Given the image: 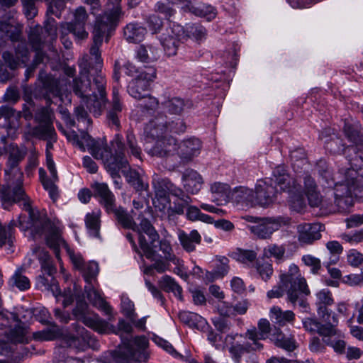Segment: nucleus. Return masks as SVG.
<instances>
[{
	"label": "nucleus",
	"instance_id": "1",
	"mask_svg": "<svg viewBox=\"0 0 363 363\" xmlns=\"http://www.w3.org/2000/svg\"><path fill=\"white\" fill-rule=\"evenodd\" d=\"M344 132L349 141L354 145L341 149L335 147L339 138L333 134L330 140L324 141L326 150L333 153L342 152L346 155L349 167H340L338 180L333 177L332 172L325 160L316 164V170L321 177L323 185L333 188L334 203L339 212H346L353 206V197L361 196L363 192V129L358 123L345 122Z\"/></svg>",
	"mask_w": 363,
	"mask_h": 363
},
{
	"label": "nucleus",
	"instance_id": "2",
	"mask_svg": "<svg viewBox=\"0 0 363 363\" xmlns=\"http://www.w3.org/2000/svg\"><path fill=\"white\" fill-rule=\"evenodd\" d=\"M8 168L5 170L6 184L0 192L1 206L9 210L14 203L23 201L20 206L28 213V216L21 214L18 218V226L28 239L33 240L45 238V214L33 208L22 187L23 173L18 167V163L26 154L25 147L11 144L8 148Z\"/></svg>",
	"mask_w": 363,
	"mask_h": 363
},
{
	"label": "nucleus",
	"instance_id": "3",
	"mask_svg": "<svg viewBox=\"0 0 363 363\" xmlns=\"http://www.w3.org/2000/svg\"><path fill=\"white\" fill-rule=\"evenodd\" d=\"M105 36L93 31V43L89 55H85L79 62V74L73 80V91L82 99L89 111L100 115L107 99L106 80L101 72L103 60L100 48Z\"/></svg>",
	"mask_w": 363,
	"mask_h": 363
},
{
	"label": "nucleus",
	"instance_id": "4",
	"mask_svg": "<svg viewBox=\"0 0 363 363\" xmlns=\"http://www.w3.org/2000/svg\"><path fill=\"white\" fill-rule=\"evenodd\" d=\"M185 130V123L180 118L170 121L166 116L155 117L145 128L147 137L156 140L148 153L158 157H167L175 155L178 150L177 141L174 138L167 136V133H180Z\"/></svg>",
	"mask_w": 363,
	"mask_h": 363
},
{
	"label": "nucleus",
	"instance_id": "5",
	"mask_svg": "<svg viewBox=\"0 0 363 363\" xmlns=\"http://www.w3.org/2000/svg\"><path fill=\"white\" fill-rule=\"evenodd\" d=\"M84 3L91 7V13L95 15L101 9L104 8L102 14L96 18L94 32L106 37L108 40L111 33L117 26L121 14V0H83ZM47 16L52 14L60 18L61 11L65 7L64 0H47Z\"/></svg>",
	"mask_w": 363,
	"mask_h": 363
},
{
	"label": "nucleus",
	"instance_id": "6",
	"mask_svg": "<svg viewBox=\"0 0 363 363\" xmlns=\"http://www.w3.org/2000/svg\"><path fill=\"white\" fill-rule=\"evenodd\" d=\"M121 333L122 345L118 350L104 357V363H138L147 362L149 354L146 350L148 340L146 337H133V326L123 319H120L117 325Z\"/></svg>",
	"mask_w": 363,
	"mask_h": 363
},
{
	"label": "nucleus",
	"instance_id": "7",
	"mask_svg": "<svg viewBox=\"0 0 363 363\" xmlns=\"http://www.w3.org/2000/svg\"><path fill=\"white\" fill-rule=\"evenodd\" d=\"M311 291L306 279L301 275L297 265L291 264L286 272L280 275V282L269 291L267 296L269 298H279L284 294H286V300L294 306L296 304L301 308L303 311H306L308 303L306 297Z\"/></svg>",
	"mask_w": 363,
	"mask_h": 363
},
{
	"label": "nucleus",
	"instance_id": "8",
	"mask_svg": "<svg viewBox=\"0 0 363 363\" xmlns=\"http://www.w3.org/2000/svg\"><path fill=\"white\" fill-rule=\"evenodd\" d=\"M300 185L292 182L284 166L279 165L274 168L270 178L257 181L255 186V196L257 205L267 206L277 199L279 191L298 193Z\"/></svg>",
	"mask_w": 363,
	"mask_h": 363
},
{
	"label": "nucleus",
	"instance_id": "9",
	"mask_svg": "<svg viewBox=\"0 0 363 363\" xmlns=\"http://www.w3.org/2000/svg\"><path fill=\"white\" fill-rule=\"evenodd\" d=\"M62 223L55 217L47 218V247L55 255L61 264L60 250L65 248L74 267L82 270L84 266V259L80 253L74 252L62 237Z\"/></svg>",
	"mask_w": 363,
	"mask_h": 363
},
{
	"label": "nucleus",
	"instance_id": "10",
	"mask_svg": "<svg viewBox=\"0 0 363 363\" xmlns=\"http://www.w3.org/2000/svg\"><path fill=\"white\" fill-rule=\"evenodd\" d=\"M49 63L52 69L55 72L53 74H47V94L48 92L55 96H62L65 94L70 86L68 77H72L75 73V69L67 67L63 74L60 72L62 67L60 54L54 50L50 49L49 55L47 54V64Z\"/></svg>",
	"mask_w": 363,
	"mask_h": 363
},
{
	"label": "nucleus",
	"instance_id": "11",
	"mask_svg": "<svg viewBox=\"0 0 363 363\" xmlns=\"http://www.w3.org/2000/svg\"><path fill=\"white\" fill-rule=\"evenodd\" d=\"M93 196L104 208L107 213H113L117 221L123 228H133L134 224L132 218L126 211L116 206L114 194L111 191L108 185L105 183H96L92 186Z\"/></svg>",
	"mask_w": 363,
	"mask_h": 363
},
{
	"label": "nucleus",
	"instance_id": "12",
	"mask_svg": "<svg viewBox=\"0 0 363 363\" xmlns=\"http://www.w3.org/2000/svg\"><path fill=\"white\" fill-rule=\"evenodd\" d=\"M14 45V52L4 51L1 55L4 62L0 60V83H6L12 78V74L8 70H15L26 65L30 60V53L24 40H19Z\"/></svg>",
	"mask_w": 363,
	"mask_h": 363
},
{
	"label": "nucleus",
	"instance_id": "13",
	"mask_svg": "<svg viewBox=\"0 0 363 363\" xmlns=\"http://www.w3.org/2000/svg\"><path fill=\"white\" fill-rule=\"evenodd\" d=\"M114 154L112 153L109 147H107V154H104L103 157H99L104 162L107 171L110 173L113 183L118 189L121 188V178L118 173L122 172V168L125 167L127 159L125 155L126 147L122 143V136L119 134L116 135L114 140L111 143Z\"/></svg>",
	"mask_w": 363,
	"mask_h": 363
},
{
	"label": "nucleus",
	"instance_id": "14",
	"mask_svg": "<svg viewBox=\"0 0 363 363\" xmlns=\"http://www.w3.org/2000/svg\"><path fill=\"white\" fill-rule=\"evenodd\" d=\"M9 317L11 326L4 332L7 340L13 343H27L29 340L28 323L33 318L32 311L21 306L14 313L9 312Z\"/></svg>",
	"mask_w": 363,
	"mask_h": 363
},
{
	"label": "nucleus",
	"instance_id": "15",
	"mask_svg": "<svg viewBox=\"0 0 363 363\" xmlns=\"http://www.w3.org/2000/svg\"><path fill=\"white\" fill-rule=\"evenodd\" d=\"M51 119V113L47 108V169L50 173V178L47 177V191L50 199L53 203H55L60 196L61 191L57 185L59 178L55 163L48 152V150L52 147V143L57 140V133L50 123Z\"/></svg>",
	"mask_w": 363,
	"mask_h": 363
},
{
	"label": "nucleus",
	"instance_id": "16",
	"mask_svg": "<svg viewBox=\"0 0 363 363\" xmlns=\"http://www.w3.org/2000/svg\"><path fill=\"white\" fill-rule=\"evenodd\" d=\"M67 138L82 151L84 152L87 148L90 154L96 160H99V157H103L102 152L107 154V144L101 140H94L85 131H81L79 135L75 131H72L67 134Z\"/></svg>",
	"mask_w": 363,
	"mask_h": 363
},
{
	"label": "nucleus",
	"instance_id": "17",
	"mask_svg": "<svg viewBox=\"0 0 363 363\" xmlns=\"http://www.w3.org/2000/svg\"><path fill=\"white\" fill-rule=\"evenodd\" d=\"M73 333L65 335V340L68 347L77 350H85L87 347L97 350L98 341L84 328L77 323L72 324Z\"/></svg>",
	"mask_w": 363,
	"mask_h": 363
},
{
	"label": "nucleus",
	"instance_id": "18",
	"mask_svg": "<svg viewBox=\"0 0 363 363\" xmlns=\"http://www.w3.org/2000/svg\"><path fill=\"white\" fill-rule=\"evenodd\" d=\"M289 223V219L284 216L262 218L258 223L247 226L255 235L262 239L269 238L274 232Z\"/></svg>",
	"mask_w": 363,
	"mask_h": 363
},
{
	"label": "nucleus",
	"instance_id": "19",
	"mask_svg": "<svg viewBox=\"0 0 363 363\" xmlns=\"http://www.w3.org/2000/svg\"><path fill=\"white\" fill-rule=\"evenodd\" d=\"M156 78L155 69L148 67L140 71L128 84V92L130 96L135 99H140L145 96L152 82Z\"/></svg>",
	"mask_w": 363,
	"mask_h": 363
},
{
	"label": "nucleus",
	"instance_id": "20",
	"mask_svg": "<svg viewBox=\"0 0 363 363\" xmlns=\"http://www.w3.org/2000/svg\"><path fill=\"white\" fill-rule=\"evenodd\" d=\"M47 275L51 277L50 284L47 286V291H50L52 295L55 298L57 302H62L64 307H67L72 304L74 301V297L71 289L65 290L61 291L58 282L52 277V274L57 272L56 267L53 265L52 262L50 260V255L47 252ZM49 281L47 278V283Z\"/></svg>",
	"mask_w": 363,
	"mask_h": 363
},
{
	"label": "nucleus",
	"instance_id": "21",
	"mask_svg": "<svg viewBox=\"0 0 363 363\" xmlns=\"http://www.w3.org/2000/svg\"><path fill=\"white\" fill-rule=\"evenodd\" d=\"M183 37L184 28L174 23L169 29H167V33H163L161 35V44L167 56L172 57L177 53Z\"/></svg>",
	"mask_w": 363,
	"mask_h": 363
},
{
	"label": "nucleus",
	"instance_id": "22",
	"mask_svg": "<svg viewBox=\"0 0 363 363\" xmlns=\"http://www.w3.org/2000/svg\"><path fill=\"white\" fill-rule=\"evenodd\" d=\"M139 245L145 257L154 262L152 264L145 267V274L152 275L154 269L159 273H163L169 269L167 261L160 259L157 251L154 250L155 245H149L143 236H140Z\"/></svg>",
	"mask_w": 363,
	"mask_h": 363
},
{
	"label": "nucleus",
	"instance_id": "23",
	"mask_svg": "<svg viewBox=\"0 0 363 363\" xmlns=\"http://www.w3.org/2000/svg\"><path fill=\"white\" fill-rule=\"evenodd\" d=\"M87 308L86 303H78L77 308L74 310V314L85 325L99 332V333H104L108 329L107 323L100 318L96 313H86L85 310Z\"/></svg>",
	"mask_w": 363,
	"mask_h": 363
},
{
	"label": "nucleus",
	"instance_id": "24",
	"mask_svg": "<svg viewBox=\"0 0 363 363\" xmlns=\"http://www.w3.org/2000/svg\"><path fill=\"white\" fill-rule=\"evenodd\" d=\"M323 322L324 324L315 319L306 318L303 320V325L306 330L311 333H318L323 337L335 334L338 318L333 317L330 320Z\"/></svg>",
	"mask_w": 363,
	"mask_h": 363
},
{
	"label": "nucleus",
	"instance_id": "25",
	"mask_svg": "<svg viewBox=\"0 0 363 363\" xmlns=\"http://www.w3.org/2000/svg\"><path fill=\"white\" fill-rule=\"evenodd\" d=\"M152 184L155 193L153 204L160 211H162L165 208L167 204L169 203V194L171 182L168 179L156 177L153 178Z\"/></svg>",
	"mask_w": 363,
	"mask_h": 363
},
{
	"label": "nucleus",
	"instance_id": "26",
	"mask_svg": "<svg viewBox=\"0 0 363 363\" xmlns=\"http://www.w3.org/2000/svg\"><path fill=\"white\" fill-rule=\"evenodd\" d=\"M44 30L42 26L36 24L30 27L28 37V42L35 52L34 57L35 64H40L43 62L45 54L43 52L44 41Z\"/></svg>",
	"mask_w": 363,
	"mask_h": 363
},
{
	"label": "nucleus",
	"instance_id": "27",
	"mask_svg": "<svg viewBox=\"0 0 363 363\" xmlns=\"http://www.w3.org/2000/svg\"><path fill=\"white\" fill-rule=\"evenodd\" d=\"M87 18L88 14L85 9L80 6L75 10L73 20L67 23L68 30L77 40H84L88 38L89 33L85 30Z\"/></svg>",
	"mask_w": 363,
	"mask_h": 363
},
{
	"label": "nucleus",
	"instance_id": "28",
	"mask_svg": "<svg viewBox=\"0 0 363 363\" xmlns=\"http://www.w3.org/2000/svg\"><path fill=\"white\" fill-rule=\"evenodd\" d=\"M255 192L245 186L235 187L232 190L230 201L238 207L249 208L257 205Z\"/></svg>",
	"mask_w": 363,
	"mask_h": 363
},
{
	"label": "nucleus",
	"instance_id": "29",
	"mask_svg": "<svg viewBox=\"0 0 363 363\" xmlns=\"http://www.w3.org/2000/svg\"><path fill=\"white\" fill-rule=\"evenodd\" d=\"M123 108V106L121 102L118 91L116 87H113L111 104L106 111V122L110 128L116 130L120 129V118L121 117Z\"/></svg>",
	"mask_w": 363,
	"mask_h": 363
},
{
	"label": "nucleus",
	"instance_id": "30",
	"mask_svg": "<svg viewBox=\"0 0 363 363\" xmlns=\"http://www.w3.org/2000/svg\"><path fill=\"white\" fill-rule=\"evenodd\" d=\"M334 302L331 292L323 289L317 294V313L322 321H329L333 317L337 318L335 313L328 308Z\"/></svg>",
	"mask_w": 363,
	"mask_h": 363
},
{
	"label": "nucleus",
	"instance_id": "31",
	"mask_svg": "<svg viewBox=\"0 0 363 363\" xmlns=\"http://www.w3.org/2000/svg\"><path fill=\"white\" fill-rule=\"evenodd\" d=\"M323 228L324 225L319 223L300 224L297 228L298 240L302 243L311 244L320 238Z\"/></svg>",
	"mask_w": 363,
	"mask_h": 363
},
{
	"label": "nucleus",
	"instance_id": "32",
	"mask_svg": "<svg viewBox=\"0 0 363 363\" xmlns=\"http://www.w3.org/2000/svg\"><path fill=\"white\" fill-rule=\"evenodd\" d=\"M21 38V27L17 24L13 18L0 19V40H10L17 42Z\"/></svg>",
	"mask_w": 363,
	"mask_h": 363
},
{
	"label": "nucleus",
	"instance_id": "33",
	"mask_svg": "<svg viewBox=\"0 0 363 363\" xmlns=\"http://www.w3.org/2000/svg\"><path fill=\"white\" fill-rule=\"evenodd\" d=\"M304 192L311 206L328 208V205L325 203L326 201L322 199L318 191L314 179L308 175L304 177Z\"/></svg>",
	"mask_w": 363,
	"mask_h": 363
},
{
	"label": "nucleus",
	"instance_id": "34",
	"mask_svg": "<svg viewBox=\"0 0 363 363\" xmlns=\"http://www.w3.org/2000/svg\"><path fill=\"white\" fill-rule=\"evenodd\" d=\"M183 186L187 193L197 194L202 188L203 179L196 171L188 169L182 174Z\"/></svg>",
	"mask_w": 363,
	"mask_h": 363
},
{
	"label": "nucleus",
	"instance_id": "35",
	"mask_svg": "<svg viewBox=\"0 0 363 363\" xmlns=\"http://www.w3.org/2000/svg\"><path fill=\"white\" fill-rule=\"evenodd\" d=\"M201 147V141L196 138H191L182 141L178 145V154L182 159L191 160L199 155Z\"/></svg>",
	"mask_w": 363,
	"mask_h": 363
},
{
	"label": "nucleus",
	"instance_id": "36",
	"mask_svg": "<svg viewBox=\"0 0 363 363\" xmlns=\"http://www.w3.org/2000/svg\"><path fill=\"white\" fill-rule=\"evenodd\" d=\"M184 9L196 16L204 18L208 21L214 19L217 15V11L213 6L203 3H192L188 1L184 6Z\"/></svg>",
	"mask_w": 363,
	"mask_h": 363
},
{
	"label": "nucleus",
	"instance_id": "37",
	"mask_svg": "<svg viewBox=\"0 0 363 363\" xmlns=\"http://www.w3.org/2000/svg\"><path fill=\"white\" fill-rule=\"evenodd\" d=\"M132 222L135 226L127 228L136 231L138 235V239L140 236H143L149 245L154 246L155 242L159 238V235L150 222L147 219L143 218L141 220L139 226L133 220Z\"/></svg>",
	"mask_w": 363,
	"mask_h": 363
},
{
	"label": "nucleus",
	"instance_id": "38",
	"mask_svg": "<svg viewBox=\"0 0 363 363\" xmlns=\"http://www.w3.org/2000/svg\"><path fill=\"white\" fill-rule=\"evenodd\" d=\"M212 201L218 205L227 203L230 200L232 190L228 184L221 182H214L211 185Z\"/></svg>",
	"mask_w": 363,
	"mask_h": 363
},
{
	"label": "nucleus",
	"instance_id": "39",
	"mask_svg": "<svg viewBox=\"0 0 363 363\" xmlns=\"http://www.w3.org/2000/svg\"><path fill=\"white\" fill-rule=\"evenodd\" d=\"M177 236L182 248L187 252L195 251L196 245L201 241V236L196 230H192L189 233L179 230Z\"/></svg>",
	"mask_w": 363,
	"mask_h": 363
},
{
	"label": "nucleus",
	"instance_id": "40",
	"mask_svg": "<svg viewBox=\"0 0 363 363\" xmlns=\"http://www.w3.org/2000/svg\"><path fill=\"white\" fill-rule=\"evenodd\" d=\"M179 320L190 328L197 330H203L207 325V321L198 313L190 311H180L179 313Z\"/></svg>",
	"mask_w": 363,
	"mask_h": 363
},
{
	"label": "nucleus",
	"instance_id": "41",
	"mask_svg": "<svg viewBox=\"0 0 363 363\" xmlns=\"http://www.w3.org/2000/svg\"><path fill=\"white\" fill-rule=\"evenodd\" d=\"M101 211H92L85 216L84 222L89 236L95 238H100Z\"/></svg>",
	"mask_w": 363,
	"mask_h": 363
},
{
	"label": "nucleus",
	"instance_id": "42",
	"mask_svg": "<svg viewBox=\"0 0 363 363\" xmlns=\"http://www.w3.org/2000/svg\"><path fill=\"white\" fill-rule=\"evenodd\" d=\"M125 166V167L122 168V173L125 177L126 182L136 191H143L146 189L147 185L143 182L140 172L131 169L128 160Z\"/></svg>",
	"mask_w": 363,
	"mask_h": 363
},
{
	"label": "nucleus",
	"instance_id": "43",
	"mask_svg": "<svg viewBox=\"0 0 363 363\" xmlns=\"http://www.w3.org/2000/svg\"><path fill=\"white\" fill-rule=\"evenodd\" d=\"M85 291L87 298L94 306L103 310L107 315L111 313V306L104 300L100 293L94 289L91 284L85 286Z\"/></svg>",
	"mask_w": 363,
	"mask_h": 363
},
{
	"label": "nucleus",
	"instance_id": "44",
	"mask_svg": "<svg viewBox=\"0 0 363 363\" xmlns=\"http://www.w3.org/2000/svg\"><path fill=\"white\" fill-rule=\"evenodd\" d=\"M270 330L269 320L262 318L258 322V330L255 328L247 330L246 337L250 341L259 342V340H265L268 337Z\"/></svg>",
	"mask_w": 363,
	"mask_h": 363
},
{
	"label": "nucleus",
	"instance_id": "45",
	"mask_svg": "<svg viewBox=\"0 0 363 363\" xmlns=\"http://www.w3.org/2000/svg\"><path fill=\"white\" fill-rule=\"evenodd\" d=\"M124 37L129 43L141 42L147 33L146 28L138 23H129L124 28Z\"/></svg>",
	"mask_w": 363,
	"mask_h": 363
},
{
	"label": "nucleus",
	"instance_id": "46",
	"mask_svg": "<svg viewBox=\"0 0 363 363\" xmlns=\"http://www.w3.org/2000/svg\"><path fill=\"white\" fill-rule=\"evenodd\" d=\"M160 287L166 292H172L179 300H183L182 288L174 278L169 275L163 276L159 281Z\"/></svg>",
	"mask_w": 363,
	"mask_h": 363
},
{
	"label": "nucleus",
	"instance_id": "47",
	"mask_svg": "<svg viewBox=\"0 0 363 363\" xmlns=\"http://www.w3.org/2000/svg\"><path fill=\"white\" fill-rule=\"evenodd\" d=\"M295 314L291 311H282L278 306H274L270 309L269 318L272 322L280 325H284L291 322L294 319Z\"/></svg>",
	"mask_w": 363,
	"mask_h": 363
},
{
	"label": "nucleus",
	"instance_id": "48",
	"mask_svg": "<svg viewBox=\"0 0 363 363\" xmlns=\"http://www.w3.org/2000/svg\"><path fill=\"white\" fill-rule=\"evenodd\" d=\"M263 348L262 344L259 342L246 341L242 344H236L230 349L236 359H240L245 352L261 350Z\"/></svg>",
	"mask_w": 363,
	"mask_h": 363
},
{
	"label": "nucleus",
	"instance_id": "49",
	"mask_svg": "<svg viewBox=\"0 0 363 363\" xmlns=\"http://www.w3.org/2000/svg\"><path fill=\"white\" fill-rule=\"evenodd\" d=\"M9 284L11 288H17L23 291L30 287V283L28 277L22 274L21 269H16L9 281Z\"/></svg>",
	"mask_w": 363,
	"mask_h": 363
},
{
	"label": "nucleus",
	"instance_id": "50",
	"mask_svg": "<svg viewBox=\"0 0 363 363\" xmlns=\"http://www.w3.org/2000/svg\"><path fill=\"white\" fill-rule=\"evenodd\" d=\"M162 104L169 113L173 115H181L186 105L184 100L179 97H172Z\"/></svg>",
	"mask_w": 363,
	"mask_h": 363
},
{
	"label": "nucleus",
	"instance_id": "51",
	"mask_svg": "<svg viewBox=\"0 0 363 363\" xmlns=\"http://www.w3.org/2000/svg\"><path fill=\"white\" fill-rule=\"evenodd\" d=\"M257 252L254 250L242 249H237L232 254L234 259L247 266L253 265L257 259Z\"/></svg>",
	"mask_w": 363,
	"mask_h": 363
},
{
	"label": "nucleus",
	"instance_id": "52",
	"mask_svg": "<svg viewBox=\"0 0 363 363\" xmlns=\"http://www.w3.org/2000/svg\"><path fill=\"white\" fill-rule=\"evenodd\" d=\"M30 264L34 267L40 266L41 274L39 277L42 278L44 276V270L45 269V251L43 247H36L33 249L31 258L30 259Z\"/></svg>",
	"mask_w": 363,
	"mask_h": 363
},
{
	"label": "nucleus",
	"instance_id": "53",
	"mask_svg": "<svg viewBox=\"0 0 363 363\" xmlns=\"http://www.w3.org/2000/svg\"><path fill=\"white\" fill-rule=\"evenodd\" d=\"M184 34L188 38L199 41L205 38L206 30L202 25L199 23L189 24L184 28Z\"/></svg>",
	"mask_w": 363,
	"mask_h": 363
},
{
	"label": "nucleus",
	"instance_id": "54",
	"mask_svg": "<svg viewBox=\"0 0 363 363\" xmlns=\"http://www.w3.org/2000/svg\"><path fill=\"white\" fill-rule=\"evenodd\" d=\"M121 311L130 321L134 322L138 315L135 311L134 303L126 296L121 297Z\"/></svg>",
	"mask_w": 363,
	"mask_h": 363
},
{
	"label": "nucleus",
	"instance_id": "55",
	"mask_svg": "<svg viewBox=\"0 0 363 363\" xmlns=\"http://www.w3.org/2000/svg\"><path fill=\"white\" fill-rule=\"evenodd\" d=\"M291 165L295 171H298L306 163V152L303 147H298L290 151Z\"/></svg>",
	"mask_w": 363,
	"mask_h": 363
},
{
	"label": "nucleus",
	"instance_id": "56",
	"mask_svg": "<svg viewBox=\"0 0 363 363\" xmlns=\"http://www.w3.org/2000/svg\"><path fill=\"white\" fill-rule=\"evenodd\" d=\"M340 337V333L336 328L335 334L323 337V341L327 345L332 347L335 352L341 353L345 348V342L343 340H339Z\"/></svg>",
	"mask_w": 363,
	"mask_h": 363
},
{
	"label": "nucleus",
	"instance_id": "57",
	"mask_svg": "<svg viewBox=\"0 0 363 363\" xmlns=\"http://www.w3.org/2000/svg\"><path fill=\"white\" fill-rule=\"evenodd\" d=\"M83 277L88 284H91L92 280L95 279L99 274V268L97 262L91 261L84 264L82 270Z\"/></svg>",
	"mask_w": 363,
	"mask_h": 363
},
{
	"label": "nucleus",
	"instance_id": "58",
	"mask_svg": "<svg viewBox=\"0 0 363 363\" xmlns=\"http://www.w3.org/2000/svg\"><path fill=\"white\" fill-rule=\"evenodd\" d=\"M160 250L162 252L164 259L172 264L178 263V257L173 253V250L169 241L166 239L160 241Z\"/></svg>",
	"mask_w": 363,
	"mask_h": 363
},
{
	"label": "nucleus",
	"instance_id": "59",
	"mask_svg": "<svg viewBox=\"0 0 363 363\" xmlns=\"http://www.w3.org/2000/svg\"><path fill=\"white\" fill-rule=\"evenodd\" d=\"M326 247L331 254L330 264H335L339 259V255L342 252V247L339 242L333 240L326 243Z\"/></svg>",
	"mask_w": 363,
	"mask_h": 363
},
{
	"label": "nucleus",
	"instance_id": "60",
	"mask_svg": "<svg viewBox=\"0 0 363 363\" xmlns=\"http://www.w3.org/2000/svg\"><path fill=\"white\" fill-rule=\"evenodd\" d=\"M126 143L131 154L136 158L140 159L141 149L138 145L135 135L132 130H128L126 134Z\"/></svg>",
	"mask_w": 363,
	"mask_h": 363
},
{
	"label": "nucleus",
	"instance_id": "61",
	"mask_svg": "<svg viewBox=\"0 0 363 363\" xmlns=\"http://www.w3.org/2000/svg\"><path fill=\"white\" fill-rule=\"evenodd\" d=\"M19 112H16L12 107L3 105L0 106V119L4 118L9 123H13V120H17L20 117Z\"/></svg>",
	"mask_w": 363,
	"mask_h": 363
},
{
	"label": "nucleus",
	"instance_id": "62",
	"mask_svg": "<svg viewBox=\"0 0 363 363\" xmlns=\"http://www.w3.org/2000/svg\"><path fill=\"white\" fill-rule=\"evenodd\" d=\"M140 101L138 106L146 110L147 111H153L156 109L159 105L158 100L150 96L148 93L145 94V96L142 97Z\"/></svg>",
	"mask_w": 363,
	"mask_h": 363
},
{
	"label": "nucleus",
	"instance_id": "63",
	"mask_svg": "<svg viewBox=\"0 0 363 363\" xmlns=\"http://www.w3.org/2000/svg\"><path fill=\"white\" fill-rule=\"evenodd\" d=\"M33 95L35 98L45 99V74L43 71L39 73L38 81L33 89Z\"/></svg>",
	"mask_w": 363,
	"mask_h": 363
},
{
	"label": "nucleus",
	"instance_id": "64",
	"mask_svg": "<svg viewBox=\"0 0 363 363\" xmlns=\"http://www.w3.org/2000/svg\"><path fill=\"white\" fill-rule=\"evenodd\" d=\"M277 347L287 351H293L296 348V342L294 338L279 335L275 340Z\"/></svg>",
	"mask_w": 363,
	"mask_h": 363
}]
</instances>
